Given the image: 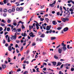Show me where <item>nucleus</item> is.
Masks as SVG:
<instances>
[{
	"mask_svg": "<svg viewBox=\"0 0 74 74\" xmlns=\"http://www.w3.org/2000/svg\"><path fill=\"white\" fill-rule=\"evenodd\" d=\"M62 45V46L61 47V49L63 51H65L67 50V47H66V45L64 44L63 42H62L61 44Z\"/></svg>",
	"mask_w": 74,
	"mask_h": 74,
	"instance_id": "1",
	"label": "nucleus"
},
{
	"mask_svg": "<svg viewBox=\"0 0 74 74\" xmlns=\"http://www.w3.org/2000/svg\"><path fill=\"white\" fill-rule=\"evenodd\" d=\"M61 21L63 22H66V21H69V18H61Z\"/></svg>",
	"mask_w": 74,
	"mask_h": 74,
	"instance_id": "2",
	"label": "nucleus"
},
{
	"mask_svg": "<svg viewBox=\"0 0 74 74\" xmlns=\"http://www.w3.org/2000/svg\"><path fill=\"white\" fill-rule=\"evenodd\" d=\"M16 33L14 34V35L12 36V37L10 38L11 40H15L16 38Z\"/></svg>",
	"mask_w": 74,
	"mask_h": 74,
	"instance_id": "3",
	"label": "nucleus"
},
{
	"mask_svg": "<svg viewBox=\"0 0 74 74\" xmlns=\"http://www.w3.org/2000/svg\"><path fill=\"white\" fill-rule=\"evenodd\" d=\"M55 3H56V1H54L53 3L52 4H50L49 5L50 6H51V7H53L55 6Z\"/></svg>",
	"mask_w": 74,
	"mask_h": 74,
	"instance_id": "4",
	"label": "nucleus"
},
{
	"mask_svg": "<svg viewBox=\"0 0 74 74\" xmlns=\"http://www.w3.org/2000/svg\"><path fill=\"white\" fill-rule=\"evenodd\" d=\"M29 35H30V37H35V35H34L33 32H32L29 34Z\"/></svg>",
	"mask_w": 74,
	"mask_h": 74,
	"instance_id": "5",
	"label": "nucleus"
},
{
	"mask_svg": "<svg viewBox=\"0 0 74 74\" xmlns=\"http://www.w3.org/2000/svg\"><path fill=\"white\" fill-rule=\"evenodd\" d=\"M68 30H69V28L66 27L64 29L63 31L64 32H67Z\"/></svg>",
	"mask_w": 74,
	"mask_h": 74,
	"instance_id": "6",
	"label": "nucleus"
},
{
	"mask_svg": "<svg viewBox=\"0 0 74 74\" xmlns=\"http://www.w3.org/2000/svg\"><path fill=\"white\" fill-rule=\"evenodd\" d=\"M51 29V27L50 26H47L46 27V30H49Z\"/></svg>",
	"mask_w": 74,
	"mask_h": 74,
	"instance_id": "7",
	"label": "nucleus"
},
{
	"mask_svg": "<svg viewBox=\"0 0 74 74\" xmlns=\"http://www.w3.org/2000/svg\"><path fill=\"white\" fill-rule=\"evenodd\" d=\"M70 2L72 3L73 4H74V2L72 0L68 1L67 2L68 3H70Z\"/></svg>",
	"mask_w": 74,
	"mask_h": 74,
	"instance_id": "8",
	"label": "nucleus"
},
{
	"mask_svg": "<svg viewBox=\"0 0 74 74\" xmlns=\"http://www.w3.org/2000/svg\"><path fill=\"white\" fill-rule=\"evenodd\" d=\"M52 23L53 25H57V22H56L55 21H53Z\"/></svg>",
	"mask_w": 74,
	"mask_h": 74,
	"instance_id": "9",
	"label": "nucleus"
},
{
	"mask_svg": "<svg viewBox=\"0 0 74 74\" xmlns=\"http://www.w3.org/2000/svg\"><path fill=\"white\" fill-rule=\"evenodd\" d=\"M62 49H60V48H59L58 50V51L59 53H62Z\"/></svg>",
	"mask_w": 74,
	"mask_h": 74,
	"instance_id": "10",
	"label": "nucleus"
},
{
	"mask_svg": "<svg viewBox=\"0 0 74 74\" xmlns=\"http://www.w3.org/2000/svg\"><path fill=\"white\" fill-rule=\"evenodd\" d=\"M9 0H4L3 2L5 4L7 3H8Z\"/></svg>",
	"mask_w": 74,
	"mask_h": 74,
	"instance_id": "11",
	"label": "nucleus"
},
{
	"mask_svg": "<svg viewBox=\"0 0 74 74\" xmlns=\"http://www.w3.org/2000/svg\"><path fill=\"white\" fill-rule=\"evenodd\" d=\"M8 49L9 51H12V49L11 48V46H9L8 47Z\"/></svg>",
	"mask_w": 74,
	"mask_h": 74,
	"instance_id": "12",
	"label": "nucleus"
},
{
	"mask_svg": "<svg viewBox=\"0 0 74 74\" xmlns=\"http://www.w3.org/2000/svg\"><path fill=\"white\" fill-rule=\"evenodd\" d=\"M21 31V29H18L16 30V33L17 32H19Z\"/></svg>",
	"mask_w": 74,
	"mask_h": 74,
	"instance_id": "13",
	"label": "nucleus"
},
{
	"mask_svg": "<svg viewBox=\"0 0 74 74\" xmlns=\"http://www.w3.org/2000/svg\"><path fill=\"white\" fill-rule=\"evenodd\" d=\"M12 32H16V29L14 28L12 30Z\"/></svg>",
	"mask_w": 74,
	"mask_h": 74,
	"instance_id": "14",
	"label": "nucleus"
},
{
	"mask_svg": "<svg viewBox=\"0 0 74 74\" xmlns=\"http://www.w3.org/2000/svg\"><path fill=\"white\" fill-rule=\"evenodd\" d=\"M33 25H32L31 26H31H30V25L29 26V30H31V29H33Z\"/></svg>",
	"mask_w": 74,
	"mask_h": 74,
	"instance_id": "15",
	"label": "nucleus"
},
{
	"mask_svg": "<svg viewBox=\"0 0 74 74\" xmlns=\"http://www.w3.org/2000/svg\"><path fill=\"white\" fill-rule=\"evenodd\" d=\"M56 39V37H52L51 38V40H55Z\"/></svg>",
	"mask_w": 74,
	"mask_h": 74,
	"instance_id": "16",
	"label": "nucleus"
},
{
	"mask_svg": "<svg viewBox=\"0 0 74 74\" xmlns=\"http://www.w3.org/2000/svg\"><path fill=\"white\" fill-rule=\"evenodd\" d=\"M2 68L3 69H5V67H6V65H2Z\"/></svg>",
	"mask_w": 74,
	"mask_h": 74,
	"instance_id": "17",
	"label": "nucleus"
},
{
	"mask_svg": "<svg viewBox=\"0 0 74 74\" xmlns=\"http://www.w3.org/2000/svg\"><path fill=\"white\" fill-rule=\"evenodd\" d=\"M29 61L25 60L24 61L23 63H27V64H29Z\"/></svg>",
	"mask_w": 74,
	"mask_h": 74,
	"instance_id": "18",
	"label": "nucleus"
},
{
	"mask_svg": "<svg viewBox=\"0 0 74 74\" xmlns=\"http://www.w3.org/2000/svg\"><path fill=\"white\" fill-rule=\"evenodd\" d=\"M21 35L24 37H26V34L24 33V34L23 33L21 34Z\"/></svg>",
	"mask_w": 74,
	"mask_h": 74,
	"instance_id": "19",
	"label": "nucleus"
},
{
	"mask_svg": "<svg viewBox=\"0 0 74 74\" xmlns=\"http://www.w3.org/2000/svg\"><path fill=\"white\" fill-rule=\"evenodd\" d=\"M1 22H3L4 23H6V21H4V19H2L1 21Z\"/></svg>",
	"mask_w": 74,
	"mask_h": 74,
	"instance_id": "20",
	"label": "nucleus"
},
{
	"mask_svg": "<svg viewBox=\"0 0 74 74\" xmlns=\"http://www.w3.org/2000/svg\"><path fill=\"white\" fill-rule=\"evenodd\" d=\"M8 23H10L11 22V20L8 19L7 21Z\"/></svg>",
	"mask_w": 74,
	"mask_h": 74,
	"instance_id": "21",
	"label": "nucleus"
},
{
	"mask_svg": "<svg viewBox=\"0 0 74 74\" xmlns=\"http://www.w3.org/2000/svg\"><path fill=\"white\" fill-rule=\"evenodd\" d=\"M45 19L46 20L47 22L48 23V21H49V20L48 18H46Z\"/></svg>",
	"mask_w": 74,
	"mask_h": 74,
	"instance_id": "22",
	"label": "nucleus"
},
{
	"mask_svg": "<svg viewBox=\"0 0 74 74\" xmlns=\"http://www.w3.org/2000/svg\"><path fill=\"white\" fill-rule=\"evenodd\" d=\"M22 23V25L24 23V22H22V21H19V22H18V23Z\"/></svg>",
	"mask_w": 74,
	"mask_h": 74,
	"instance_id": "23",
	"label": "nucleus"
},
{
	"mask_svg": "<svg viewBox=\"0 0 74 74\" xmlns=\"http://www.w3.org/2000/svg\"><path fill=\"white\" fill-rule=\"evenodd\" d=\"M62 27H58V28H57V29L59 30H61V29H62Z\"/></svg>",
	"mask_w": 74,
	"mask_h": 74,
	"instance_id": "24",
	"label": "nucleus"
},
{
	"mask_svg": "<svg viewBox=\"0 0 74 74\" xmlns=\"http://www.w3.org/2000/svg\"><path fill=\"white\" fill-rule=\"evenodd\" d=\"M40 37H42V38L43 37H45V35L44 34H42L41 36H40Z\"/></svg>",
	"mask_w": 74,
	"mask_h": 74,
	"instance_id": "25",
	"label": "nucleus"
},
{
	"mask_svg": "<svg viewBox=\"0 0 74 74\" xmlns=\"http://www.w3.org/2000/svg\"><path fill=\"white\" fill-rule=\"evenodd\" d=\"M61 65V63L60 62H58L57 65H56V66H60Z\"/></svg>",
	"mask_w": 74,
	"mask_h": 74,
	"instance_id": "26",
	"label": "nucleus"
},
{
	"mask_svg": "<svg viewBox=\"0 0 74 74\" xmlns=\"http://www.w3.org/2000/svg\"><path fill=\"white\" fill-rule=\"evenodd\" d=\"M52 63L53 66H55V65H56V62H52Z\"/></svg>",
	"mask_w": 74,
	"mask_h": 74,
	"instance_id": "27",
	"label": "nucleus"
},
{
	"mask_svg": "<svg viewBox=\"0 0 74 74\" xmlns=\"http://www.w3.org/2000/svg\"><path fill=\"white\" fill-rule=\"evenodd\" d=\"M3 12H7V10L6 9H4L3 10Z\"/></svg>",
	"mask_w": 74,
	"mask_h": 74,
	"instance_id": "28",
	"label": "nucleus"
},
{
	"mask_svg": "<svg viewBox=\"0 0 74 74\" xmlns=\"http://www.w3.org/2000/svg\"><path fill=\"white\" fill-rule=\"evenodd\" d=\"M21 27H22V29H25V26H24V25H23V24H22Z\"/></svg>",
	"mask_w": 74,
	"mask_h": 74,
	"instance_id": "29",
	"label": "nucleus"
},
{
	"mask_svg": "<svg viewBox=\"0 0 74 74\" xmlns=\"http://www.w3.org/2000/svg\"><path fill=\"white\" fill-rule=\"evenodd\" d=\"M54 58L56 59H58V57H57L56 56H54Z\"/></svg>",
	"mask_w": 74,
	"mask_h": 74,
	"instance_id": "30",
	"label": "nucleus"
},
{
	"mask_svg": "<svg viewBox=\"0 0 74 74\" xmlns=\"http://www.w3.org/2000/svg\"><path fill=\"white\" fill-rule=\"evenodd\" d=\"M8 12L9 13H11V12H12V10H11V9H9L8 10Z\"/></svg>",
	"mask_w": 74,
	"mask_h": 74,
	"instance_id": "31",
	"label": "nucleus"
},
{
	"mask_svg": "<svg viewBox=\"0 0 74 74\" xmlns=\"http://www.w3.org/2000/svg\"><path fill=\"white\" fill-rule=\"evenodd\" d=\"M7 30L8 32H9L10 30V28L9 27H8L7 29Z\"/></svg>",
	"mask_w": 74,
	"mask_h": 74,
	"instance_id": "32",
	"label": "nucleus"
},
{
	"mask_svg": "<svg viewBox=\"0 0 74 74\" xmlns=\"http://www.w3.org/2000/svg\"><path fill=\"white\" fill-rule=\"evenodd\" d=\"M21 71V70L20 69H18L17 70V71L18 72V71Z\"/></svg>",
	"mask_w": 74,
	"mask_h": 74,
	"instance_id": "33",
	"label": "nucleus"
},
{
	"mask_svg": "<svg viewBox=\"0 0 74 74\" xmlns=\"http://www.w3.org/2000/svg\"><path fill=\"white\" fill-rule=\"evenodd\" d=\"M22 10H23V8H22V7L19 8V11H22Z\"/></svg>",
	"mask_w": 74,
	"mask_h": 74,
	"instance_id": "34",
	"label": "nucleus"
},
{
	"mask_svg": "<svg viewBox=\"0 0 74 74\" xmlns=\"http://www.w3.org/2000/svg\"><path fill=\"white\" fill-rule=\"evenodd\" d=\"M28 74V72L27 71H25L24 73V74Z\"/></svg>",
	"mask_w": 74,
	"mask_h": 74,
	"instance_id": "35",
	"label": "nucleus"
},
{
	"mask_svg": "<svg viewBox=\"0 0 74 74\" xmlns=\"http://www.w3.org/2000/svg\"><path fill=\"white\" fill-rule=\"evenodd\" d=\"M13 25L14 26H16V25H17V24H16V23H13Z\"/></svg>",
	"mask_w": 74,
	"mask_h": 74,
	"instance_id": "36",
	"label": "nucleus"
},
{
	"mask_svg": "<svg viewBox=\"0 0 74 74\" xmlns=\"http://www.w3.org/2000/svg\"><path fill=\"white\" fill-rule=\"evenodd\" d=\"M3 16H7V14L6 13H4L3 14Z\"/></svg>",
	"mask_w": 74,
	"mask_h": 74,
	"instance_id": "37",
	"label": "nucleus"
},
{
	"mask_svg": "<svg viewBox=\"0 0 74 74\" xmlns=\"http://www.w3.org/2000/svg\"><path fill=\"white\" fill-rule=\"evenodd\" d=\"M67 48L68 49H70V45H68L67 46Z\"/></svg>",
	"mask_w": 74,
	"mask_h": 74,
	"instance_id": "38",
	"label": "nucleus"
},
{
	"mask_svg": "<svg viewBox=\"0 0 74 74\" xmlns=\"http://www.w3.org/2000/svg\"><path fill=\"white\" fill-rule=\"evenodd\" d=\"M37 71V72H39V73H40V71H38V70H39V68H37L36 69Z\"/></svg>",
	"mask_w": 74,
	"mask_h": 74,
	"instance_id": "39",
	"label": "nucleus"
},
{
	"mask_svg": "<svg viewBox=\"0 0 74 74\" xmlns=\"http://www.w3.org/2000/svg\"><path fill=\"white\" fill-rule=\"evenodd\" d=\"M41 21H44V18H40Z\"/></svg>",
	"mask_w": 74,
	"mask_h": 74,
	"instance_id": "40",
	"label": "nucleus"
},
{
	"mask_svg": "<svg viewBox=\"0 0 74 74\" xmlns=\"http://www.w3.org/2000/svg\"><path fill=\"white\" fill-rule=\"evenodd\" d=\"M8 42H10V36H9L8 37Z\"/></svg>",
	"mask_w": 74,
	"mask_h": 74,
	"instance_id": "41",
	"label": "nucleus"
},
{
	"mask_svg": "<svg viewBox=\"0 0 74 74\" xmlns=\"http://www.w3.org/2000/svg\"><path fill=\"white\" fill-rule=\"evenodd\" d=\"M16 51H17V53H19V51L18 50V49H16Z\"/></svg>",
	"mask_w": 74,
	"mask_h": 74,
	"instance_id": "42",
	"label": "nucleus"
},
{
	"mask_svg": "<svg viewBox=\"0 0 74 74\" xmlns=\"http://www.w3.org/2000/svg\"><path fill=\"white\" fill-rule=\"evenodd\" d=\"M0 4L1 5H4V3H3L1 2H0Z\"/></svg>",
	"mask_w": 74,
	"mask_h": 74,
	"instance_id": "43",
	"label": "nucleus"
},
{
	"mask_svg": "<svg viewBox=\"0 0 74 74\" xmlns=\"http://www.w3.org/2000/svg\"><path fill=\"white\" fill-rule=\"evenodd\" d=\"M74 70V68H72L71 69V71H73Z\"/></svg>",
	"mask_w": 74,
	"mask_h": 74,
	"instance_id": "44",
	"label": "nucleus"
},
{
	"mask_svg": "<svg viewBox=\"0 0 74 74\" xmlns=\"http://www.w3.org/2000/svg\"><path fill=\"white\" fill-rule=\"evenodd\" d=\"M34 45H36V43L34 42L32 44V46H34Z\"/></svg>",
	"mask_w": 74,
	"mask_h": 74,
	"instance_id": "45",
	"label": "nucleus"
},
{
	"mask_svg": "<svg viewBox=\"0 0 74 74\" xmlns=\"http://www.w3.org/2000/svg\"><path fill=\"white\" fill-rule=\"evenodd\" d=\"M23 47H22L20 49V50L21 51H22L23 50Z\"/></svg>",
	"mask_w": 74,
	"mask_h": 74,
	"instance_id": "46",
	"label": "nucleus"
},
{
	"mask_svg": "<svg viewBox=\"0 0 74 74\" xmlns=\"http://www.w3.org/2000/svg\"><path fill=\"white\" fill-rule=\"evenodd\" d=\"M15 9L14 8H12V12H14L15 11Z\"/></svg>",
	"mask_w": 74,
	"mask_h": 74,
	"instance_id": "47",
	"label": "nucleus"
},
{
	"mask_svg": "<svg viewBox=\"0 0 74 74\" xmlns=\"http://www.w3.org/2000/svg\"><path fill=\"white\" fill-rule=\"evenodd\" d=\"M16 11H19V8H16Z\"/></svg>",
	"mask_w": 74,
	"mask_h": 74,
	"instance_id": "48",
	"label": "nucleus"
},
{
	"mask_svg": "<svg viewBox=\"0 0 74 74\" xmlns=\"http://www.w3.org/2000/svg\"><path fill=\"white\" fill-rule=\"evenodd\" d=\"M44 5H42V6L40 8H41V9H42V8H44Z\"/></svg>",
	"mask_w": 74,
	"mask_h": 74,
	"instance_id": "49",
	"label": "nucleus"
},
{
	"mask_svg": "<svg viewBox=\"0 0 74 74\" xmlns=\"http://www.w3.org/2000/svg\"><path fill=\"white\" fill-rule=\"evenodd\" d=\"M16 41L18 44L19 43V42H20V41L19 40H16Z\"/></svg>",
	"mask_w": 74,
	"mask_h": 74,
	"instance_id": "50",
	"label": "nucleus"
},
{
	"mask_svg": "<svg viewBox=\"0 0 74 74\" xmlns=\"http://www.w3.org/2000/svg\"><path fill=\"white\" fill-rule=\"evenodd\" d=\"M3 28H2V27H0V31H2V30H3Z\"/></svg>",
	"mask_w": 74,
	"mask_h": 74,
	"instance_id": "51",
	"label": "nucleus"
},
{
	"mask_svg": "<svg viewBox=\"0 0 74 74\" xmlns=\"http://www.w3.org/2000/svg\"><path fill=\"white\" fill-rule=\"evenodd\" d=\"M52 29H50L49 31V33H52Z\"/></svg>",
	"mask_w": 74,
	"mask_h": 74,
	"instance_id": "52",
	"label": "nucleus"
},
{
	"mask_svg": "<svg viewBox=\"0 0 74 74\" xmlns=\"http://www.w3.org/2000/svg\"><path fill=\"white\" fill-rule=\"evenodd\" d=\"M0 12H3V10L1 8H0Z\"/></svg>",
	"mask_w": 74,
	"mask_h": 74,
	"instance_id": "53",
	"label": "nucleus"
},
{
	"mask_svg": "<svg viewBox=\"0 0 74 74\" xmlns=\"http://www.w3.org/2000/svg\"><path fill=\"white\" fill-rule=\"evenodd\" d=\"M63 8H64V10H65L66 11H67V10H66V7L63 6Z\"/></svg>",
	"mask_w": 74,
	"mask_h": 74,
	"instance_id": "54",
	"label": "nucleus"
},
{
	"mask_svg": "<svg viewBox=\"0 0 74 74\" xmlns=\"http://www.w3.org/2000/svg\"><path fill=\"white\" fill-rule=\"evenodd\" d=\"M57 15H60V13L59 12H58L57 13Z\"/></svg>",
	"mask_w": 74,
	"mask_h": 74,
	"instance_id": "55",
	"label": "nucleus"
},
{
	"mask_svg": "<svg viewBox=\"0 0 74 74\" xmlns=\"http://www.w3.org/2000/svg\"><path fill=\"white\" fill-rule=\"evenodd\" d=\"M69 11H71V12H72L73 11V9H70L69 10Z\"/></svg>",
	"mask_w": 74,
	"mask_h": 74,
	"instance_id": "56",
	"label": "nucleus"
},
{
	"mask_svg": "<svg viewBox=\"0 0 74 74\" xmlns=\"http://www.w3.org/2000/svg\"><path fill=\"white\" fill-rule=\"evenodd\" d=\"M13 23H16V21L15 20H14L13 21Z\"/></svg>",
	"mask_w": 74,
	"mask_h": 74,
	"instance_id": "57",
	"label": "nucleus"
},
{
	"mask_svg": "<svg viewBox=\"0 0 74 74\" xmlns=\"http://www.w3.org/2000/svg\"><path fill=\"white\" fill-rule=\"evenodd\" d=\"M29 50H28L27 51H26V53H29Z\"/></svg>",
	"mask_w": 74,
	"mask_h": 74,
	"instance_id": "58",
	"label": "nucleus"
},
{
	"mask_svg": "<svg viewBox=\"0 0 74 74\" xmlns=\"http://www.w3.org/2000/svg\"><path fill=\"white\" fill-rule=\"evenodd\" d=\"M61 34H62V33L63 34L64 32H63V30H62L61 31V32H60Z\"/></svg>",
	"mask_w": 74,
	"mask_h": 74,
	"instance_id": "59",
	"label": "nucleus"
},
{
	"mask_svg": "<svg viewBox=\"0 0 74 74\" xmlns=\"http://www.w3.org/2000/svg\"><path fill=\"white\" fill-rule=\"evenodd\" d=\"M49 60L47 59H46V60H44V62H47Z\"/></svg>",
	"mask_w": 74,
	"mask_h": 74,
	"instance_id": "60",
	"label": "nucleus"
},
{
	"mask_svg": "<svg viewBox=\"0 0 74 74\" xmlns=\"http://www.w3.org/2000/svg\"><path fill=\"white\" fill-rule=\"evenodd\" d=\"M57 21L58 23H61L62 22V21Z\"/></svg>",
	"mask_w": 74,
	"mask_h": 74,
	"instance_id": "61",
	"label": "nucleus"
},
{
	"mask_svg": "<svg viewBox=\"0 0 74 74\" xmlns=\"http://www.w3.org/2000/svg\"><path fill=\"white\" fill-rule=\"evenodd\" d=\"M1 26H5V24H2L1 25Z\"/></svg>",
	"mask_w": 74,
	"mask_h": 74,
	"instance_id": "62",
	"label": "nucleus"
},
{
	"mask_svg": "<svg viewBox=\"0 0 74 74\" xmlns=\"http://www.w3.org/2000/svg\"><path fill=\"white\" fill-rule=\"evenodd\" d=\"M45 54H46V53L45 52H43V55H45Z\"/></svg>",
	"mask_w": 74,
	"mask_h": 74,
	"instance_id": "63",
	"label": "nucleus"
},
{
	"mask_svg": "<svg viewBox=\"0 0 74 74\" xmlns=\"http://www.w3.org/2000/svg\"><path fill=\"white\" fill-rule=\"evenodd\" d=\"M62 73V71H60L59 72V74H61Z\"/></svg>",
	"mask_w": 74,
	"mask_h": 74,
	"instance_id": "64",
	"label": "nucleus"
}]
</instances>
